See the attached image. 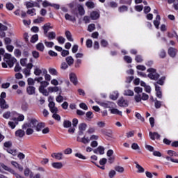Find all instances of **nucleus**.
Masks as SVG:
<instances>
[{
  "mask_svg": "<svg viewBox=\"0 0 178 178\" xmlns=\"http://www.w3.org/2000/svg\"><path fill=\"white\" fill-rule=\"evenodd\" d=\"M124 95H127V97H133L134 95V92L131 90H124Z\"/></svg>",
  "mask_w": 178,
  "mask_h": 178,
  "instance_id": "a19ab883",
  "label": "nucleus"
},
{
  "mask_svg": "<svg viewBox=\"0 0 178 178\" xmlns=\"http://www.w3.org/2000/svg\"><path fill=\"white\" fill-rule=\"evenodd\" d=\"M65 34L68 41L73 42V38L72 37V33H70V31H66Z\"/></svg>",
  "mask_w": 178,
  "mask_h": 178,
  "instance_id": "f704fd0d",
  "label": "nucleus"
},
{
  "mask_svg": "<svg viewBox=\"0 0 178 178\" xmlns=\"http://www.w3.org/2000/svg\"><path fill=\"white\" fill-rule=\"evenodd\" d=\"M20 65L24 67L27 65V58H22L20 60Z\"/></svg>",
  "mask_w": 178,
  "mask_h": 178,
  "instance_id": "774afa93",
  "label": "nucleus"
},
{
  "mask_svg": "<svg viewBox=\"0 0 178 178\" xmlns=\"http://www.w3.org/2000/svg\"><path fill=\"white\" fill-rule=\"evenodd\" d=\"M51 166L54 169H62L63 168V164L61 162H54L51 163Z\"/></svg>",
  "mask_w": 178,
  "mask_h": 178,
  "instance_id": "6ab92c4d",
  "label": "nucleus"
},
{
  "mask_svg": "<svg viewBox=\"0 0 178 178\" xmlns=\"http://www.w3.org/2000/svg\"><path fill=\"white\" fill-rule=\"evenodd\" d=\"M65 20H69L70 22H73L74 23V22H76V17H73L69 15L68 13L65 14Z\"/></svg>",
  "mask_w": 178,
  "mask_h": 178,
  "instance_id": "cd10ccee",
  "label": "nucleus"
},
{
  "mask_svg": "<svg viewBox=\"0 0 178 178\" xmlns=\"http://www.w3.org/2000/svg\"><path fill=\"white\" fill-rule=\"evenodd\" d=\"M94 154H99V155H104L105 154V147L103 146H99L97 149H93Z\"/></svg>",
  "mask_w": 178,
  "mask_h": 178,
  "instance_id": "6e6552de",
  "label": "nucleus"
},
{
  "mask_svg": "<svg viewBox=\"0 0 178 178\" xmlns=\"http://www.w3.org/2000/svg\"><path fill=\"white\" fill-rule=\"evenodd\" d=\"M44 20H45V18H44L42 17H40L34 19L33 23H35V24L42 23V22H44Z\"/></svg>",
  "mask_w": 178,
  "mask_h": 178,
  "instance_id": "4d7b16f0",
  "label": "nucleus"
},
{
  "mask_svg": "<svg viewBox=\"0 0 178 178\" xmlns=\"http://www.w3.org/2000/svg\"><path fill=\"white\" fill-rule=\"evenodd\" d=\"M95 30V24H90L88 26V31L90 33H92V31H94Z\"/></svg>",
  "mask_w": 178,
  "mask_h": 178,
  "instance_id": "864d4df0",
  "label": "nucleus"
},
{
  "mask_svg": "<svg viewBox=\"0 0 178 178\" xmlns=\"http://www.w3.org/2000/svg\"><path fill=\"white\" fill-rule=\"evenodd\" d=\"M26 6L27 8H34V6H40V4H38L37 2L28 1L26 3Z\"/></svg>",
  "mask_w": 178,
  "mask_h": 178,
  "instance_id": "a878e982",
  "label": "nucleus"
},
{
  "mask_svg": "<svg viewBox=\"0 0 178 178\" xmlns=\"http://www.w3.org/2000/svg\"><path fill=\"white\" fill-rule=\"evenodd\" d=\"M52 118L53 119L57 120L58 122H60V115H59L58 113H55L54 114H53Z\"/></svg>",
  "mask_w": 178,
  "mask_h": 178,
  "instance_id": "69168bd1",
  "label": "nucleus"
},
{
  "mask_svg": "<svg viewBox=\"0 0 178 178\" xmlns=\"http://www.w3.org/2000/svg\"><path fill=\"white\" fill-rule=\"evenodd\" d=\"M119 97V92L118 91L113 92L110 95V99H113V101H116Z\"/></svg>",
  "mask_w": 178,
  "mask_h": 178,
  "instance_id": "2f4dec72",
  "label": "nucleus"
},
{
  "mask_svg": "<svg viewBox=\"0 0 178 178\" xmlns=\"http://www.w3.org/2000/svg\"><path fill=\"white\" fill-rule=\"evenodd\" d=\"M154 106L156 109H159L161 106H162V102L159 101L156 99V101L154 102Z\"/></svg>",
  "mask_w": 178,
  "mask_h": 178,
  "instance_id": "a18cd8bd",
  "label": "nucleus"
},
{
  "mask_svg": "<svg viewBox=\"0 0 178 178\" xmlns=\"http://www.w3.org/2000/svg\"><path fill=\"white\" fill-rule=\"evenodd\" d=\"M110 111L113 115H120V116H122V111H120L118 108H113V107Z\"/></svg>",
  "mask_w": 178,
  "mask_h": 178,
  "instance_id": "72a5a7b5",
  "label": "nucleus"
},
{
  "mask_svg": "<svg viewBox=\"0 0 178 178\" xmlns=\"http://www.w3.org/2000/svg\"><path fill=\"white\" fill-rule=\"evenodd\" d=\"M134 163L136 165V169H138V173H144V172H145L144 168H143V166L138 164L137 161H135Z\"/></svg>",
  "mask_w": 178,
  "mask_h": 178,
  "instance_id": "412c9836",
  "label": "nucleus"
},
{
  "mask_svg": "<svg viewBox=\"0 0 178 178\" xmlns=\"http://www.w3.org/2000/svg\"><path fill=\"white\" fill-rule=\"evenodd\" d=\"M65 61H66L67 64L68 65V66H72L73 65V63H74V59L73 58V57L72 56H67L65 58Z\"/></svg>",
  "mask_w": 178,
  "mask_h": 178,
  "instance_id": "5701e85b",
  "label": "nucleus"
},
{
  "mask_svg": "<svg viewBox=\"0 0 178 178\" xmlns=\"http://www.w3.org/2000/svg\"><path fill=\"white\" fill-rule=\"evenodd\" d=\"M57 41L61 44H65V42L66 41V39L63 38V36H59L57 38Z\"/></svg>",
  "mask_w": 178,
  "mask_h": 178,
  "instance_id": "6e6d98bb",
  "label": "nucleus"
},
{
  "mask_svg": "<svg viewBox=\"0 0 178 178\" xmlns=\"http://www.w3.org/2000/svg\"><path fill=\"white\" fill-rule=\"evenodd\" d=\"M49 92H58L59 91V87L58 86H50L47 88Z\"/></svg>",
  "mask_w": 178,
  "mask_h": 178,
  "instance_id": "7c9ffc66",
  "label": "nucleus"
},
{
  "mask_svg": "<svg viewBox=\"0 0 178 178\" xmlns=\"http://www.w3.org/2000/svg\"><path fill=\"white\" fill-rule=\"evenodd\" d=\"M26 92L29 95H33L35 94V87L29 86L26 88Z\"/></svg>",
  "mask_w": 178,
  "mask_h": 178,
  "instance_id": "4468645a",
  "label": "nucleus"
},
{
  "mask_svg": "<svg viewBox=\"0 0 178 178\" xmlns=\"http://www.w3.org/2000/svg\"><path fill=\"white\" fill-rule=\"evenodd\" d=\"M39 92L43 94L44 97H48V95H49V92H48V90H47V89H45V88H39Z\"/></svg>",
  "mask_w": 178,
  "mask_h": 178,
  "instance_id": "473e14b6",
  "label": "nucleus"
},
{
  "mask_svg": "<svg viewBox=\"0 0 178 178\" xmlns=\"http://www.w3.org/2000/svg\"><path fill=\"white\" fill-rule=\"evenodd\" d=\"M161 23V16L157 15L156 17V19L154 21V25L155 26L156 29L159 27V24Z\"/></svg>",
  "mask_w": 178,
  "mask_h": 178,
  "instance_id": "393cba45",
  "label": "nucleus"
},
{
  "mask_svg": "<svg viewBox=\"0 0 178 178\" xmlns=\"http://www.w3.org/2000/svg\"><path fill=\"white\" fill-rule=\"evenodd\" d=\"M168 54L171 58H175V56H176V54H177V49L173 47H170L168 49Z\"/></svg>",
  "mask_w": 178,
  "mask_h": 178,
  "instance_id": "9b49d317",
  "label": "nucleus"
},
{
  "mask_svg": "<svg viewBox=\"0 0 178 178\" xmlns=\"http://www.w3.org/2000/svg\"><path fill=\"white\" fill-rule=\"evenodd\" d=\"M86 129H87V124L81 123L79 126V129L82 131H86Z\"/></svg>",
  "mask_w": 178,
  "mask_h": 178,
  "instance_id": "49530a36",
  "label": "nucleus"
},
{
  "mask_svg": "<svg viewBox=\"0 0 178 178\" xmlns=\"http://www.w3.org/2000/svg\"><path fill=\"white\" fill-rule=\"evenodd\" d=\"M86 5L89 9H94L95 8V4L92 1H87Z\"/></svg>",
  "mask_w": 178,
  "mask_h": 178,
  "instance_id": "ea45409f",
  "label": "nucleus"
},
{
  "mask_svg": "<svg viewBox=\"0 0 178 178\" xmlns=\"http://www.w3.org/2000/svg\"><path fill=\"white\" fill-rule=\"evenodd\" d=\"M115 170L118 172V173H123V172H124V168L122 166L117 165L115 167Z\"/></svg>",
  "mask_w": 178,
  "mask_h": 178,
  "instance_id": "de8ad7c7",
  "label": "nucleus"
},
{
  "mask_svg": "<svg viewBox=\"0 0 178 178\" xmlns=\"http://www.w3.org/2000/svg\"><path fill=\"white\" fill-rule=\"evenodd\" d=\"M44 34H47L51 30V23H47L42 26Z\"/></svg>",
  "mask_w": 178,
  "mask_h": 178,
  "instance_id": "b1692460",
  "label": "nucleus"
},
{
  "mask_svg": "<svg viewBox=\"0 0 178 178\" xmlns=\"http://www.w3.org/2000/svg\"><path fill=\"white\" fill-rule=\"evenodd\" d=\"M149 136L151 140H159L161 138V135L157 132H149Z\"/></svg>",
  "mask_w": 178,
  "mask_h": 178,
  "instance_id": "ddd939ff",
  "label": "nucleus"
},
{
  "mask_svg": "<svg viewBox=\"0 0 178 178\" xmlns=\"http://www.w3.org/2000/svg\"><path fill=\"white\" fill-rule=\"evenodd\" d=\"M165 79H166V77L162 76L159 81H157L156 84H159L160 86H163Z\"/></svg>",
  "mask_w": 178,
  "mask_h": 178,
  "instance_id": "052dcab7",
  "label": "nucleus"
},
{
  "mask_svg": "<svg viewBox=\"0 0 178 178\" xmlns=\"http://www.w3.org/2000/svg\"><path fill=\"white\" fill-rule=\"evenodd\" d=\"M135 60L137 62V63H141L144 60L143 59V56H141V55H136Z\"/></svg>",
  "mask_w": 178,
  "mask_h": 178,
  "instance_id": "3c124183",
  "label": "nucleus"
},
{
  "mask_svg": "<svg viewBox=\"0 0 178 178\" xmlns=\"http://www.w3.org/2000/svg\"><path fill=\"white\" fill-rule=\"evenodd\" d=\"M49 73L51 74V76H58V74H59V73L58 72V70L52 67L49 68Z\"/></svg>",
  "mask_w": 178,
  "mask_h": 178,
  "instance_id": "c756f323",
  "label": "nucleus"
},
{
  "mask_svg": "<svg viewBox=\"0 0 178 178\" xmlns=\"http://www.w3.org/2000/svg\"><path fill=\"white\" fill-rule=\"evenodd\" d=\"M86 47H87V48L92 47V40L91 39H88L86 40Z\"/></svg>",
  "mask_w": 178,
  "mask_h": 178,
  "instance_id": "0e129e2a",
  "label": "nucleus"
},
{
  "mask_svg": "<svg viewBox=\"0 0 178 178\" xmlns=\"http://www.w3.org/2000/svg\"><path fill=\"white\" fill-rule=\"evenodd\" d=\"M44 127H45V123H44V122L38 123V124L35 127L36 131H41V130H42V129H44Z\"/></svg>",
  "mask_w": 178,
  "mask_h": 178,
  "instance_id": "c85d7f7f",
  "label": "nucleus"
},
{
  "mask_svg": "<svg viewBox=\"0 0 178 178\" xmlns=\"http://www.w3.org/2000/svg\"><path fill=\"white\" fill-rule=\"evenodd\" d=\"M148 75L147 77L150 79V80H158L159 79V74L156 72V70L154 68H149L147 70Z\"/></svg>",
  "mask_w": 178,
  "mask_h": 178,
  "instance_id": "f03ea898",
  "label": "nucleus"
},
{
  "mask_svg": "<svg viewBox=\"0 0 178 178\" xmlns=\"http://www.w3.org/2000/svg\"><path fill=\"white\" fill-rule=\"evenodd\" d=\"M0 108L1 109H8L9 105L6 104V101L4 99H0Z\"/></svg>",
  "mask_w": 178,
  "mask_h": 178,
  "instance_id": "dca6fc26",
  "label": "nucleus"
},
{
  "mask_svg": "<svg viewBox=\"0 0 178 178\" xmlns=\"http://www.w3.org/2000/svg\"><path fill=\"white\" fill-rule=\"evenodd\" d=\"M26 134V132H24L22 129H18L15 131V136L19 137V138H23Z\"/></svg>",
  "mask_w": 178,
  "mask_h": 178,
  "instance_id": "f3484780",
  "label": "nucleus"
},
{
  "mask_svg": "<svg viewBox=\"0 0 178 178\" xmlns=\"http://www.w3.org/2000/svg\"><path fill=\"white\" fill-rule=\"evenodd\" d=\"M90 18L92 20H97L99 18V13L97 11H93L90 13Z\"/></svg>",
  "mask_w": 178,
  "mask_h": 178,
  "instance_id": "4be33fe9",
  "label": "nucleus"
},
{
  "mask_svg": "<svg viewBox=\"0 0 178 178\" xmlns=\"http://www.w3.org/2000/svg\"><path fill=\"white\" fill-rule=\"evenodd\" d=\"M4 61L7 65L9 66V67H13V65H15V63H16V58L15 57H12V55L9 54H6L4 55Z\"/></svg>",
  "mask_w": 178,
  "mask_h": 178,
  "instance_id": "f257e3e1",
  "label": "nucleus"
},
{
  "mask_svg": "<svg viewBox=\"0 0 178 178\" xmlns=\"http://www.w3.org/2000/svg\"><path fill=\"white\" fill-rule=\"evenodd\" d=\"M48 86H49V82L47 81H42L40 82V86L39 87V88H45L48 87Z\"/></svg>",
  "mask_w": 178,
  "mask_h": 178,
  "instance_id": "4c0bfd02",
  "label": "nucleus"
},
{
  "mask_svg": "<svg viewBox=\"0 0 178 178\" xmlns=\"http://www.w3.org/2000/svg\"><path fill=\"white\" fill-rule=\"evenodd\" d=\"M41 73H42V70H41V69L38 68V67L35 68V70H34V75L35 76H40Z\"/></svg>",
  "mask_w": 178,
  "mask_h": 178,
  "instance_id": "bf43d9fd",
  "label": "nucleus"
},
{
  "mask_svg": "<svg viewBox=\"0 0 178 178\" xmlns=\"http://www.w3.org/2000/svg\"><path fill=\"white\" fill-rule=\"evenodd\" d=\"M118 10L120 13H123V12H127V10H129V8L127 6H122L119 7Z\"/></svg>",
  "mask_w": 178,
  "mask_h": 178,
  "instance_id": "37998d69",
  "label": "nucleus"
},
{
  "mask_svg": "<svg viewBox=\"0 0 178 178\" xmlns=\"http://www.w3.org/2000/svg\"><path fill=\"white\" fill-rule=\"evenodd\" d=\"M49 108L50 112H51V113L53 114L58 113V112H59V110L56 106H55V102H51L50 99H49Z\"/></svg>",
  "mask_w": 178,
  "mask_h": 178,
  "instance_id": "39448f33",
  "label": "nucleus"
},
{
  "mask_svg": "<svg viewBox=\"0 0 178 178\" xmlns=\"http://www.w3.org/2000/svg\"><path fill=\"white\" fill-rule=\"evenodd\" d=\"M70 80L71 83H72L74 86H77V76H76V74L74 73H71L70 74Z\"/></svg>",
  "mask_w": 178,
  "mask_h": 178,
  "instance_id": "9d476101",
  "label": "nucleus"
},
{
  "mask_svg": "<svg viewBox=\"0 0 178 178\" xmlns=\"http://www.w3.org/2000/svg\"><path fill=\"white\" fill-rule=\"evenodd\" d=\"M78 10L80 16H84V15H86V11L84 10V8L83 7V6L79 5L78 6Z\"/></svg>",
  "mask_w": 178,
  "mask_h": 178,
  "instance_id": "e433bc0d",
  "label": "nucleus"
},
{
  "mask_svg": "<svg viewBox=\"0 0 178 178\" xmlns=\"http://www.w3.org/2000/svg\"><path fill=\"white\" fill-rule=\"evenodd\" d=\"M98 105L103 106V108H115L116 104L112 102H97Z\"/></svg>",
  "mask_w": 178,
  "mask_h": 178,
  "instance_id": "7ed1b4c3",
  "label": "nucleus"
},
{
  "mask_svg": "<svg viewBox=\"0 0 178 178\" xmlns=\"http://www.w3.org/2000/svg\"><path fill=\"white\" fill-rule=\"evenodd\" d=\"M90 138L88 137L86 138V136L82 138L81 140L77 139V141H80L81 143H83V144H88V143H90Z\"/></svg>",
  "mask_w": 178,
  "mask_h": 178,
  "instance_id": "58836bf2",
  "label": "nucleus"
},
{
  "mask_svg": "<svg viewBox=\"0 0 178 178\" xmlns=\"http://www.w3.org/2000/svg\"><path fill=\"white\" fill-rule=\"evenodd\" d=\"M167 154L168 155H169L170 156H175L177 157L178 156V154L177 152L173 151V150H168L167 151Z\"/></svg>",
  "mask_w": 178,
  "mask_h": 178,
  "instance_id": "79ce46f5",
  "label": "nucleus"
},
{
  "mask_svg": "<svg viewBox=\"0 0 178 178\" xmlns=\"http://www.w3.org/2000/svg\"><path fill=\"white\" fill-rule=\"evenodd\" d=\"M124 60H125L127 63H131L133 62V58H131V57L129 56H124Z\"/></svg>",
  "mask_w": 178,
  "mask_h": 178,
  "instance_id": "680f3d73",
  "label": "nucleus"
},
{
  "mask_svg": "<svg viewBox=\"0 0 178 178\" xmlns=\"http://www.w3.org/2000/svg\"><path fill=\"white\" fill-rule=\"evenodd\" d=\"M37 41H38V34L33 35L31 37V42H32V44H34L35 42H37Z\"/></svg>",
  "mask_w": 178,
  "mask_h": 178,
  "instance_id": "5fc2aeb1",
  "label": "nucleus"
},
{
  "mask_svg": "<svg viewBox=\"0 0 178 178\" xmlns=\"http://www.w3.org/2000/svg\"><path fill=\"white\" fill-rule=\"evenodd\" d=\"M13 120H15V124H19V122H23L24 120V115L23 114L19 115V113L15 112V118Z\"/></svg>",
  "mask_w": 178,
  "mask_h": 178,
  "instance_id": "423d86ee",
  "label": "nucleus"
},
{
  "mask_svg": "<svg viewBox=\"0 0 178 178\" xmlns=\"http://www.w3.org/2000/svg\"><path fill=\"white\" fill-rule=\"evenodd\" d=\"M23 73L24 74L25 77H29V76L31 75V71H30V70H27L26 68L23 70Z\"/></svg>",
  "mask_w": 178,
  "mask_h": 178,
  "instance_id": "13d9d810",
  "label": "nucleus"
},
{
  "mask_svg": "<svg viewBox=\"0 0 178 178\" xmlns=\"http://www.w3.org/2000/svg\"><path fill=\"white\" fill-rule=\"evenodd\" d=\"M24 176H26V177H29V176L30 178H33V177L34 176V173L32 172V171L30 170L29 168H26L24 170Z\"/></svg>",
  "mask_w": 178,
  "mask_h": 178,
  "instance_id": "aec40b11",
  "label": "nucleus"
},
{
  "mask_svg": "<svg viewBox=\"0 0 178 178\" xmlns=\"http://www.w3.org/2000/svg\"><path fill=\"white\" fill-rule=\"evenodd\" d=\"M44 45L47 48H52V47H54V42H48L47 40H44Z\"/></svg>",
  "mask_w": 178,
  "mask_h": 178,
  "instance_id": "8fccbe9b",
  "label": "nucleus"
},
{
  "mask_svg": "<svg viewBox=\"0 0 178 178\" xmlns=\"http://www.w3.org/2000/svg\"><path fill=\"white\" fill-rule=\"evenodd\" d=\"M44 35L48 38V40H55V38H56V33L54 31L47 32Z\"/></svg>",
  "mask_w": 178,
  "mask_h": 178,
  "instance_id": "2eb2a0df",
  "label": "nucleus"
},
{
  "mask_svg": "<svg viewBox=\"0 0 178 178\" xmlns=\"http://www.w3.org/2000/svg\"><path fill=\"white\" fill-rule=\"evenodd\" d=\"M7 152H8V154H11V155H13V156H16V155H17V149H8Z\"/></svg>",
  "mask_w": 178,
  "mask_h": 178,
  "instance_id": "09e8293b",
  "label": "nucleus"
},
{
  "mask_svg": "<svg viewBox=\"0 0 178 178\" xmlns=\"http://www.w3.org/2000/svg\"><path fill=\"white\" fill-rule=\"evenodd\" d=\"M6 6L8 10H13V9H15V6L12 3H7Z\"/></svg>",
  "mask_w": 178,
  "mask_h": 178,
  "instance_id": "603ef678",
  "label": "nucleus"
},
{
  "mask_svg": "<svg viewBox=\"0 0 178 178\" xmlns=\"http://www.w3.org/2000/svg\"><path fill=\"white\" fill-rule=\"evenodd\" d=\"M35 48L38 51H40V52H44V50L45 49V46L44 45V43L39 42L36 44Z\"/></svg>",
  "mask_w": 178,
  "mask_h": 178,
  "instance_id": "a211bd4d",
  "label": "nucleus"
},
{
  "mask_svg": "<svg viewBox=\"0 0 178 178\" xmlns=\"http://www.w3.org/2000/svg\"><path fill=\"white\" fill-rule=\"evenodd\" d=\"M105 7L106 8V9H109L111 8L112 9H115V8H118V3L115 1H110L105 5Z\"/></svg>",
  "mask_w": 178,
  "mask_h": 178,
  "instance_id": "f8f14e48",
  "label": "nucleus"
},
{
  "mask_svg": "<svg viewBox=\"0 0 178 178\" xmlns=\"http://www.w3.org/2000/svg\"><path fill=\"white\" fill-rule=\"evenodd\" d=\"M134 99L136 102H141V99H142L141 95L140 94L136 95L134 96Z\"/></svg>",
  "mask_w": 178,
  "mask_h": 178,
  "instance_id": "338daca9",
  "label": "nucleus"
},
{
  "mask_svg": "<svg viewBox=\"0 0 178 178\" xmlns=\"http://www.w3.org/2000/svg\"><path fill=\"white\" fill-rule=\"evenodd\" d=\"M118 105L119 106H129V101L124 99L123 97H121L118 102Z\"/></svg>",
  "mask_w": 178,
  "mask_h": 178,
  "instance_id": "0eeeda50",
  "label": "nucleus"
},
{
  "mask_svg": "<svg viewBox=\"0 0 178 178\" xmlns=\"http://www.w3.org/2000/svg\"><path fill=\"white\" fill-rule=\"evenodd\" d=\"M63 127H65V129H69V127H72V122L67 120H65L63 122Z\"/></svg>",
  "mask_w": 178,
  "mask_h": 178,
  "instance_id": "c9c22d12",
  "label": "nucleus"
},
{
  "mask_svg": "<svg viewBox=\"0 0 178 178\" xmlns=\"http://www.w3.org/2000/svg\"><path fill=\"white\" fill-rule=\"evenodd\" d=\"M51 158H54V159H57V161H62V159H63V153H52Z\"/></svg>",
  "mask_w": 178,
  "mask_h": 178,
  "instance_id": "1a4fd4ad",
  "label": "nucleus"
},
{
  "mask_svg": "<svg viewBox=\"0 0 178 178\" xmlns=\"http://www.w3.org/2000/svg\"><path fill=\"white\" fill-rule=\"evenodd\" d=\"M14 54L17 58H20L22 56V51H20V49H15Z\"/></svg>",
  "mask_w": 178,
  "mask_h": 178,
  "instance_id": "e2e57ef3",
  "label": "nucleus"
},
{
  "mask_svg": "<svg viewBox=\"0 0 178 178\" xmlns=\"http://www.w3.org/2000/svg\"><path fill=\"white\" fill-rule=\"evenodd\" d=\"M11 164L14 168H16L19 170V172H23V166L20 165V164H18L16 161H12Z\"/></svg>",
  "mask_w": 178,
  "mask_h": 178,
  "instance_id": "bb28decb",
  "label": "nucleus"
},
{
  "mask_svg": "<svg viewBox=\"0 0 178 178\" xmlns=\"http://www.w3.org/2000/svg\"><path fill=\"white\" fill-rule=\"evenodd\" d=\"M38 121L35 119H31L29 123L24 124L22 129H27V127H37Z\"/></svg>",
  "mask_w": 178,
  "mask_h": 178,
  "instance_id": "20e7f679",
  "label": "nucleus"
},
{
  "mask_svg": "<svg viewBox=\"0 0 178 178\" xmlns=\"http://www.w3.org/2000/svg\"><path fill=\"white\" fill-rule=\"evenodd\" d=\"M165 159L167 161H170L171 162H173L174 163H178V159H173L171 156H165Z\"/></svg>",
  "mask_w": 178,
  "mask_h": 178,
  "instance_id": "c03bdc74",
  "label": "nucleus"
}]
</instances>
